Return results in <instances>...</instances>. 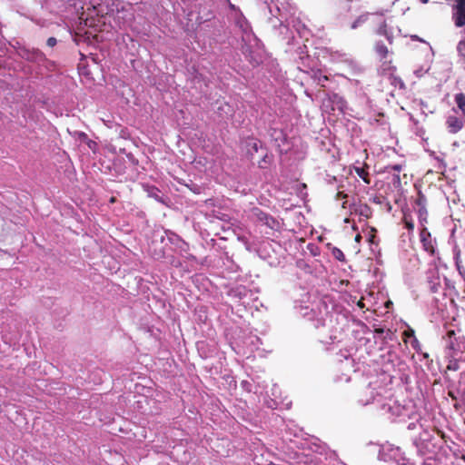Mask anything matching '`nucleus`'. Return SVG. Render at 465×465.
Listing matches in <instances>:
<instances>
[{
	"instance_id": "1",
	"label": "nucleus",
	"mask_w": 465,
	"mask_h": 465,
	"mask_svg": "<svg viewBox=\"0 0 465 465\" xmlns=\"http://www.w3.org/2000/svg\"><path fill=\"white\" fill-rule=\"evenodd\" d=\"M446 348L450 351V355L455 357L460 352L465 351V338L463 336L456 337L454 331H449L445 337Z\"/></svg>"
},
{
	"instance_id": "2",
	"label": "nucleus",
	"mask_w": 465,
	"mask_h": 465,
	"mask_svg": "<svg viewBox=\"0 0 465 465\" xmlns=\"http://www.w3.org/2000/svg\"><path fill=\"white\" fill-rule=\"evenodd\" d=\"M346 104L344 100L338 94L328 96L322 101V108L324 113L331 114L336 110L342 113L345 109Z\"/></svg>"
},
{
	"instance_id": "3",
	"label": "nucleus",
	"mask_w": 465,
	"mask_h": 465,
	"mask_svg": "<svg viewBox=\"0 0 465 465\" xmlns=\"http://www.w3.org/2000/svg\"><path fill=\"white\" fill-rule=\"evenodd\" d=\"M446 129L450 134H457L463 128V121L456 115H449L446 119Z\"/></svg>"
},
{
	"instance_id": "4",
	"label": "nucleus",
	"mask_w": 465,
	"mask_h": 465,
	"mask_svg": "<svg viewBox=\"0 0 465 465\" xmlns=\"http://www.w3.org/2000/svg\"><path fill=\"white\" fill-rule=\"evenodd\" d=\"M454 100L458 108L461 111L462 114L465 115V94L462 93L457 94Z\"/></svg>"
},
{
	"instance_id": "5",
	"label": "nucleus",
	"mask_w": 465,
	"mask_h": 465,
	"mask_svg": "<svg viewBox=\"0 0 465 465\" xmlns=\"http://www.w3.org/2000/svg\"><path fill=\"white\" fill-rule=\"evenodd\" d=\"M356 173L359 177H361L366 183H369V180L367 179L368 173L365 172V170L361 167H355L354 168Z\"/></svg>"
},
{
	"instance_id": "6",
	"label": "nucleus",
	"mask_w": 465,
	"mask_h": 465,
	"mask_svg": "<svg viewBox=\"0 0 465 465\" xmlns=\"http://www.w3.org/2000/svg\"><path fill=\"white\" fill-rule=\"evenodd\" d=\"M376 52L380 54L381 57H385L388 54V49L384 45L378 44L376 45Z\"/></svg>"
},
{
	"instance_id": "7",
	"label": "nucleus",
	"mask_w": 465,
	"mask_h": 465,
	"mask_svg": "<svg viewBox=\"0 0 465 465\" xmlns=\"http://www.w3.org/2000/svg\"><path fill=\"white\" fill-rule=\"evenodd\" d=\"M334 257L339 260V261H343L344 260V254L343 252L339 250V249H334L333 252H332Z\"/></svg>"
},
{
	"instance_id": "8",
	"label": "nucleus",
	"mask_w": 465,
	"mask_h": 465,
	"mask_svg": "<svg viewBox=\"0 0 465 465\" xmlns=\"http://www.w3.org/2000/svg\"><path fill=\"white\" fill-rule=\"evenodd\" d=\"M417 204L420 206V210H419L420 216L422 217L424 214H426V210L424 209L423 202H422L421 198H420L418 200Z\"/></svg>"
},
{
	"instance_id": "9",
	"label": "nucleus",
	"mask_w": 465,
	"mask_h": 465,
	"mask_svg": "<svg viewBox=\"0 0 465 465\" xmlns=\"http://www.w3.org/2000/svg\"><path fill=\"white\" fill-rule=\"evenodd\" d=\"M56 45V39L54 37H50L47 40V45L53 47Z\"/></svg>"
},
{
	"instance_id": "10",
	"label": "nucleus",
	"mask_w": 465,
	"mask_h": 465,
	"mask_svg": "<svg viewBox=\"0 0 465 465\" xmlns=\"http://www.w3.org/2000/svg\"><path fill=\"white\" fill-rule=\"evenodd\" d=\"M455 259H456V265H457L458 269L460 270V260L459 253H456Z\"/></svg>"
},
{
	"instance_id": "11",
	"label": "nucleus",
	"mask_w": 465,
	"mask_h": 465,
	"mask_svg": "<svg viewBox=\"0 0 465 465\" xmlns=\"http://www.w3.org/2000/svg\"><path fill=\"white\" fill-rule=\"evenodd\" d=\"M361 235H360V234H357V235L355 236V241L359 242L361 241Z\"/></svg>"
},
{
	"instance_id": "12",
	"label": "nucleus",
	"mask_w": 465,
	"mask_h": 465,
	"mask_svg": "<svg viewBox=\"0 0 465 465\" xmlns=\"http://www.w3.org/2000/svg\"><path fill=\"white\" fill-rule=\"evenodd\" d=\"M93 145H95V143H94V142H90V143H88V146H89L91 149H93Z\"/></svg>"
},
{
	"instance_id": "13",
	"label": "nucleus",
	"mask_w": 465,
	"mask_h": 465,
	"mask_svg": "<svg viewBox=\"0 0 465 465\" xmlns=\"http://www.w3.org/2000/svg\"><path fill=\"white\" fill-rule=\"evenodd\" d=\"M337 196H338V197H342V198H345V197H346V195H342V193H339Z\"/></svg>"
},
{
	"instance_id": "14",
	"label": "nucleus",
	"mask_w": 465,
	"mask_h": 465,
	"mask_svg": "<svg viewBox=\"0 0 465 465\" xmlns=\"http://www.w3.org/2000/svg\"><path fill=\"white\" fill-rule=\"evenodd\" d=\"M438 284H439V282L433 283L432 289H434V291H436V285H438Z\"/></svg>"
},
{
	"instance_id": "15",
	"label": "nucleus",
	"mask_w": 465,
	"mask_h": 465,
	"mask_svg": "<svg viewBox=\"0 0 465 465\" xmlns=\"http://www.w3.org/2000/svg\"><path fill=\"white\" fill-rule=\"evenodd\" d=\"M421 3L426 4L429 2V0H420Z\"/></svg>"
},
{
	"instance_id": "16",
	"label": "nucleus",
	"mask_w": 465,
	"mask_h": 465,
	"mask_svg": "<svg viewBox=\"0 0 465 465\" xmlns=\"http://www.w3.org/2000/svg\"><path fill=\"white\" fill-rule=\"evenodd\" d=\"M345 204H346V202H343V203H341L342 208H345V207H346V205H345Z\"/></svg>"
},
{
	"instance_id": "17",
	"label": "nucleus",
	"mask_w": 465,
	"mask_h": 465,
	"mask_svg": "<svg viewBox=\"0 0 465 465\" xmlns=\"http://www.w3.org/2000/svg\"><path fill=\"white\" fill-rule=\"evenodd\" d=\"M407 226H408L409 228H412V226H413V225H412V224H411V223H407Z\"/></svg>"
},
{
	"instance_id": "18",
	"label": "nucleus",
	"mask_w": 465,
	"mask_h": 465,
	"mask_svg": "<svg viewBox=\"0 0 465 465\" xmlns=\"http://www.w3.org/2000/svg\"><path fill=\"white\" fill-rule=\"evenodd\" d=\"M352 28H355L356 27V23H354L352 25H351Z\"/></svg>"
}]
</instances>
